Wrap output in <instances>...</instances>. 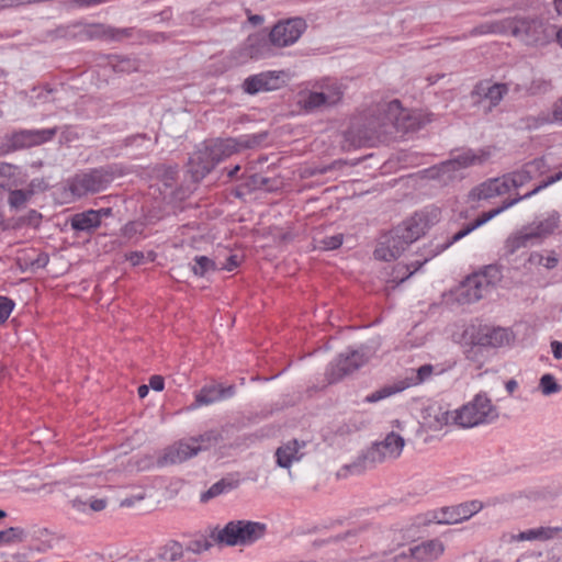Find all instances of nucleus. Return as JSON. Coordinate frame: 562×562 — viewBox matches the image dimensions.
Segmentation results:
<instances>
[{
	"label": "nucleus",
	"mask_w": 562,
	"mask_h": 562,
	"mask_svg": "<svg viewBox=\"0 0 562 562\" xmlns=\"http://www.w3.org/2000/svg\"><path fill=\"white\" fill-rule=\"evenodd\" d=\"M149 386H150L154 391H157V392L162 391V390H164V386H165V382H164L162 376H160V375H153V376L149 379Z\"/></svg>",
	"instance_id": "obj_60"
},
{
	"label": "nucleus",
	"mask_w": 562,
	"mask_h": 562,
	"mask_svg": "<svg viewBox=\"0 0 562 562\" xmlns=\"http://www.w3.org/2000/svg\"><path fill=\"white\" fill-rule=\"evenodd\" d=\"M267 137V132H260L256 134L239 135L238 137L215 138L207 140V143L210 144L213 155L218 164L241 150L258 148L263 142H266Z\"/></svg>",
	"instance_id": "obj_12"
},
{
	"label": "nucleus",
	"mask_w": 562,
	"mask_h": 562,
	"mask_svg": "<svg viewBox=\"0 0 562 562\" xmlns=\"http://www.w3.org/2000/svg\"><path fill=\"white\" fill-rule=\"evenodd\" d=\"M373 353L374 351L368 346H361L358 349L340 353L326 369L327 382L330 384L336 383L345 375L357 371L371 359Z\"/></svg>",
	"instance_id": "obj_11"
},
{
	"label": "nucleus",
	"mask_w": 562,
	"mask_h": 562,
	"mask_svg": "<svg viewBox=\"0 0 562 562\" xmlns=\"http://www.w3.org/2000/svg\"><path fill=\"white\" fill-rule=\"evenodd\" d=\"M32 4V0H0V7H18Z\"/></svg>",
	"instance_id": "obj_62"
},
{
	"label": "nucleus",
	"mask_w": 562,
	"mask_h": 562,
	"mask_svg": "<svg viewBox=\"0 0 562 562\" xmlns=\"http://www.w3.org/2000/svg\"><path fill=\"white\" fill-rule=\"evenodd\" d=\"M516 539L519 541L538 540V528L521 531L520 533L517 535Z\"/></svg>",
	"instance_id": "obj_58"
},
{
	"label": "nucleus",
	"mask_w": 562,
	"mask_h": 562,
	"mask_svg": "<svg viewBox=\"0 0 562 562\" xmlns=\"http://www.w3.org/2000/svg\"><path fill=\"white\" fill-rule=\"evenodd\" d=\"M234 394V386L211 385L203 387L195 396L198 405H210Z\"/></svg>",
	"instance_id": "obj_28"
},
{
	"label": "nucleus",
	"mask_w": 562,
	"mask_h": 562,
	"mask_svg": "<svg viewBox=\"0 0 562 562\" xmlns=\"http://www.w3.org/2000/svg\"><path fill=\"white\" fill-rule=\"evenodd\" d=\"M471 196L477 200H487L497 196L492 179L481 183L471 191Z\"/></svg>",
	"instance_id": "obj_43"
},
{
	"label": "nucleus",
	"mask_w": 562,
	"mask_h": 562,
	"mask_svg": "<svg viewBox=\"0 0 562 562\" xmlns=\"http://www.w3.org/2000/svg\"><path fill=\"white\" fill-rule=\"evenodd\" d=\"M306 447L305 441H300L297 439H292L281 445L276 450V462L278 467L290 469V467L294 462H299L303 456V449Z\"/></svg>",
	"instance_id": "obj_23"
},
{
	"label": "nucleus",
	"mask_w": 562,
	"mask_h": 562,
	"mask_svg": "<svg viewBox=\"0 0 562 562\" xmlns=\"http://www.w3.org/2000/svg\"><path fill=\"white\" fill-rule=\"evenodd\" d=\"M498 418L497 407L485 393L476 394L472 401L453 412L452 419L462 428L490 424Z\"/></svg>",
	"instance_id": "obj_5"
},
{
	"label": "nucleus",
	"mask_w": 562,
	"mask_h": 562,
	"mask_svg": "<svg viewBox=\"0 0 562 562\" xmlns=\"http://www.w3.org/2000/svg\"><path fill=\"white\" fill-rule=\"evenodd\" d=\"M70 226L76 232L92 233L100 227L98 214L92 209L76 213L70 218Z\"/></svg>",
	"instance_id": "obj_30"
},
{
	"label": "nucleus",
	"mask_w": 562,
	"mask_h": 562,
	"mask_svg": "<svg viewBox=\"0 0 562 562\" xmlns=\"http://www.w3.org/2000/svg\"><path fill=\"white\" fill-rule=\"evenodd\" d=\"M562 179V170L554 173L553 176L548 177L546 180H542L536 188H533L531 191L527 192L524 195H519L512 200H506L503 202V204L496 209H493L488 212L483 213L481 216H479L473 223L467 225L464 228L456 233L447 246H450L459 240H461L463 237L468 236L470 233H472L474 229L479 228L480 226L484 225L495 216L499 215L507 209L514 206L521 200L529 199L540 192L541 190L546 189L550 184H553L554 182Z\"/></svg>",
	"instance_id": "obj_10"
},
{
	"label": "nucleus",
	"mask_w": 562,
	"mask_h": 562,
	"mask_svg": "<svg viewBox=\"0 0 562 562\" xmlns=\"http://www.w3.org/2000/svg\"><path fill=\"white\" fill-rule=\"evenodd\" d=\"M149 140L146 134H136L128 136L124 139V145L128 146H138L142 142Z\"/></svg>",
	"instance_id": "obj_56"
},
{
	"label": "nucleus",
	"mask_w": 562,
	"mask_h": 562,
	"mask_svg": "<svg viewBox=\"0 0 562 562\" xmlns=\"http://www.w3.org/2000/svg\"><path fill=\"white\" fill-rule=\"evenodd\" d=\"M57 128L20 130L8 138L9 148L18 150L32 146H38L54 138Z\"/></svg>",
	"instance_id": "obj_17"
},
{
	"label": "nucleus",
	"mask_w": 562,
	"mask_h": 562,
	"mask_svg": "<svg viewBox=\"0 0 562 562\" xmlns=\"http://www.w3.org/2000/svg\"><path fill=\"white\" fill-rule=\"evenodd\" d=\"M145 256L142 251H132L126 255V260H128L133 266H138L143 263Z\"/></svg>",
	"instance_id": "obj_59"
},
{
	"label": "nucleus",
	"mask_w": 562,
	"mask_h": 562,
	"mask_svg": "<svg viewBox=\"0 0 562 562\" xmlns=\"http://www.w3.org/2000/svg\"><path fill=\"white\" fill-rule=\"evenodd\" d=\"M539 389L543 395L548 396L559 393L562 390V386L557 382L552 374L546 373L540 378Z\"/></svg>",
	"instance_id": "obj_40"
},
{
	"label": "nucleus",
	"mask_w": 562,
	"mask_h": 562,
	"mask_svg": "<svg viewBox=\"0 0 562 562\" xmlns=\"http://www.w3.org/2000/svg\"><path fill=\"white\" fill-rule=\"evenodd\" d=\"M13 307L14 303L12 300L5 296H0V325L9 318Z\"/></svg>",
	"instance_id": "obj_50"
},
{
	"label": "nucleus",
	"mask_w": 562,
	"mask_h": 562,
	"mask_svg": "<svg viewBox=\"0 0 562 562\" xmlns=\"http://www.w3.org/2000/svg\"><path fill=\"white\" fill-rule=\"evenodd\" d=\"M266 532V525L250 520H232L223 528H214L210 537L218 543L227 547L251 544L262 538Z\"/></svg>",
	"instance_id": "obj_3"
},
{
	"label": "nucleus",
	"mask_w": 562,
	"mask_h": 562,
	"mask_svg": "<svg viewBox=\"0 0 562 562\" xmlns=\"http://www.w3.org/2000/svg\"><path fill=\"white\" fill-rule=\"evenodd\" d=\"M404 446V438L401 435L391 431L382 441L375 442L366 454L359 457L353 463L345 465L342 470L351 474H360L368 468V464L374 465L375 463L384 462L386 460L397 459L401 456Z\"/></svg>",
	"instance_id": "obj_4"
},
{
	"label": "nucleus",
	"mask_w": 562,
	"mask_h": 562,
	"mask_svg": "<svg viewBox=\"0 0 562 562\" xmlns=\"http://www.w3.org/2000/svg\"><path fill=\"white\" fill-rule=\"evenodd\" d=\"M236 487H237V481L222 479V480L217 481L216 483H214L213 485H211V487L209 490H206L205 492H203L200 495V502L207 503L209 501H211L224 493H227Z\"/></svg>",
	"instance_id": "obj_35"
},
{
	"label": "nucleus",
	"mask_w": 562,
	"mask_h": 562,
	"mask_svg": "<svg viewBox=\"0 0 562 562\" xmlns=\"http://www.w3.org/2000/svg\"><path fill=\"white\" fill-rule=\"evenodd\" d=\"M553 357L555 359H562V341L553 340L550 344Z\"/></svg>",
	"instance_id": "obj_63"
},
{
	"label": "nucleus",
	"mask_w": 562,
	"mask_h": 562,
	"mask_svg": "<svg viewBox=\"0 0 562 562\" xmlns=\"http://www.w3.org/2000/svg\"><path fill=\"white\" fill-rule=\"evenodd\" d=\"M272 46L274 45L270 42V37L267 38L261 35H250L240 47V54L244 58H269L273 55Z\"/></svg>",
	"instance_id": "obj_22"
},
{
	"label": "nucleus",
	"mask_w": 562,
	"mask_h": 562,
	"mask_svg": "<svg viewBox=\"0 0 562 562\" xmlns=\"http://www.w3.org/2000/svg\"><path fill=\"white\" fill-rule=\"evenodd\" d=\"M239 266V259H238V256L237 255H231L227 259H226V262L223 265V267L221 269H224V270H227V271H233L234 269H236L237 267Z\"/></svg>",
	"instance_id": "obj_61"
},
{
	"label": "nucleus",
	"mask_w": 562,
	"mask_h": 562,
	"mask_svg": "<svg viewBox=\"0 0 562 562\" xmlns=\"http://www.w3.org/2000/svg\"><path fill=\"white\" fill-rule=\"evenodd\" d=\"M74 27H79L74 33L80 40H105V41H121L126 37H131L134 29L124 27L117 29L102 23H87V24H75Z\"/></svg>",
	"instance_id": "obj_15"
},
{
	"label": "nucleus",
	"mask_w": 562,
	"mask_h": 562,
	"mask_svg": "<svg viewBox=\"0 0 562 562\" xmlns=\"http://www.w3.org/2000/svg\"><path fill=\"white\" fill-rule=\"evenodd\" d=\"M143 232V224L136 222H130L124 226V235L126 237H132L135 234H140Z\"/></svg>",
	"instance_id": "obj_55"
},
{
	"label": "nucleus",
	"mask_w": 562,
	"mask_h": 562,
	"mask_svg": "<svg viewBox=\"0 0 562 562\" xmlns=\"http://www.w3.org/2000/svg\"><path fill=\"white\" fill-rule=\"evenodd\" d=\"M552 124L557 123L562 125V95L554 101L551 106V112H549Z\"/></svg>",
	"instance_id": "obj_52"
},
{
	"label": "nucleus",
	"mask_w": 562,
	"mask_h": 562,
	"mask_svg": "<svg viewBox=\"0 0 562 562\" xmlns=\"http://www.w3.org/2000/svg\"><path fill=\"white\" fill-rule=\"evenodd\" d=\"M483 508L480 501L473 499L461 504L441 507L426 515V522L454 525L470 519Z\"/></svg>",
	"instance_id": "obj_14"
},
{
	"label": "nucleus",
	"mask_w": 562,
	"mask_h": 562,
	"mask_svg": "<svg viewBox=\"0 0 562 562\" xmlns=\"http://www.w3.org/2000/svg\"><path fill=\"white\" fill-rule=\"evenodd\" d=\"M178 170L176 167H168L165 169L162 175V181L166 187H172L176 177H177Z\"/></svg>",
	"instance_id": "obj_54"
},
{
	"label": "nucleus",
	"mask_w": 562,
	"mask_h": 562,
	"mask_svg": "<svg viewBox=\"0 0 562 562\" xmlns=\"http://www.w3.org/2000/svg\"><path fill=\"white\" fill-rule=\"evenodd\" d=\"M30 195H31V192H29V191L13 190L9 194V199H8L9 205L11 206V209L19 210L26 204Z\"/></svg>",
	"instance_id": "obj_46"
},
{
	"label": "nucleus",
	"mask_w": 562,
	"mask_h": 562,
	"mask_svg": "<svg viewBox=\"0 0 562 562\" xmlns=\"http://www.w3.org/2000/svg\"><path fill=\"white\" fill-rule=\"evenodd\" d=\"M217 165L212 148L204 142L189 158V171L199 181L210 173Z\"/></svg>",
	"instance_id": "obj_19"
},
{
	"label": "nucleus",
	"mask_w": 562,
	"mask_h": 562,
	"mask_svg": "<svg viewBox=\"0 0 562 562\" xmlns=\"http://www.w3.org/2000/svg\"><path fill=\"white\" fill-rule=\"evenodd\" d=\"M443 552V544L440 540L432 539L408 549L406 559L413 558L418 561H430L437 559Z\"/></svg>",
	"instance_id": "obj_25"
},
{
	"label": "nucleus",
	"mask_w": 562,
	"mask_h": 562,
	"mask_svg": "<svg viewBox=\"0 0 562 562\" xmlns=\"http://www.w3.org/2000/svg\"><path fill=\"white\" fill-rule=\"evenodd\" d=\"M474 339L484 348H498L510 342L512 334L502 327L485 328L479 331Z\"/></svg>",
	"instance_id": "obj_24"
},
{
	"label": "nucleus",
	"mask_w": 562,
	"mask_h": 562,
	"mask_svg": "<svg viewBox=\"0 0 562 562\" xmlns=\"http://www.w3.org/2000/svg\"><path fill=\"white\" fill-rule=\"evenodd\" d=\"M305 27L304 20L300 18L278 22L270 31V42L278 47L290 46L301 37Z\"/></svg>",
	"instance_id": "obj_16"
},
{
	"label": "nucleus",
	"mask_w": 562,
	"mask_h": 562,
	"mask_svg": "<svg viewBox=\"0 0 562 562\" xmlns=\"http://www.w3.org/2000/svg\"><path fill=\"white\" fill-rule=\"evenodd\" d=\"M112 180L113 172L109 168H94L75 175L69 179L68 188L75 196L81 198L105 190Z\"/></svg>",
	"instance_id": "obj_13"
},
{
	"label": "nucleus",
	"mask_w": 562,
	"mask_h": 562,
	"mask_svg": "<svg viewBox=\"0 0 562 562\" xmlns=\"http://www.w3.org/2000/svg\"><path fill=\"white\" fill-rule=\"evenodd\" d=\"M325 249H336L341 246L342 237L340 235L331 236L323 240Z\"/></svg>",
	"instance_id": "obj_57"
},
{
	"label": "nucleus",
	"mask_w": 562,
	"mask_h": 562,
	"mask_svg": "<svg viewBox=\"0 0 562 562\" xmlns=\"http://www.w3.org/2000/svg\"><path fill=\"white\" fill-rule=\"evenodd\" d=\"M559 223L560 214L553 211L543 221L530 224L529 226L540 243L543 238L552 234L558 228Z\"/></svg>",
	"instance_id": "obj_32"
},
{
	"label": "nucleus",
	"mask_w": 562,
	"mask_h": 562,
	"mask_svg": "<svg viewBox=\"0 0 562 562\" xmlns=\"http://www.w3.org/2000/svg\"><path fill=\"white\" fill-rule=\"evenodd\" d=\"M27 537V532L20 527H10L0 531V543L11 544L23 542Z\"/></svg>",
	"instance_id": "obj_38"
},
{
	"label": "nucleus",
	"mask_w": 562,
	"mask_h": 562,
	"mask_svg": "<svg viewBox=\"0 0 562 562\" xmlns=\"http://www.w3.org/2000/svg\"><path fill=\"white\" fill-rule=\"evenodd\" d=\"M499 279L501 271L495 266H487L482 271L469 276L459 288V302H477L494 289Z\"/></svg>",
	"instance_id": "obj_6"
},
{
	"label": "nucleus",
	"mask_w": 562,
	"mask_h": 562,
	"mask_svg": "<svg viewBox=\"0 0 562 562\" xmlns=\"http://www.w3.org/2000/svg\"><path fill=\"white\" fill-rule=\"evenodd\" d=\"M550 169L544 157L536 158L522 166L521 169L507 173L513 189H518L533 179H537Z\"/></svg>",
	"instance_id": "obj_20"
},
{
	"label": "nucleus",
	"mask_w": 562,
	"mask_h": 562,
	"mask_svg": "<svg viewBox=\"0 0 562 562\" xmlns=\"http://www.w3.org/2000/svg\"><path fill=\"white\" fill-rule=\"evenodd\" d=\"M218 440L215 431H207L198 437L179 440L165 450L164 456L159 460L160 464H176L184 462L203 450L210 449Z\"/></svg>",
	"instance_id": "obj_7"
},
{
	"label": "nucleus",
	"mask_w": 562,
	"mask_h": 562,
	"mask_svg": "<svg viewBox=\"0 0 562 562\" xmlns=\"http://www.w3.org/2000/svg\"><path fill=\"white\" fill-rule=\"evenodd\" d=\"M427 228L426 217L423 214L416 213L412 217L404 221L401 225L396 226L397 233L404 235L406 240L412 244L425 234Z\"/></svg>",
	"instance_id": "obj_26"
},
{
	"label": "nucleus",
	"mask_w": 562,
	"mask_h": 562,
	"mask_svg": "<svg viewBox=\"0 0 562 562\" xmlns=\"http://www.w3.org/2000/svg\"><path fill=\"white\" fill-rule=\"evenodd\" d=\"M212 547V542L205 537H200L188 542L186 550L194 554L207 551Z\"/></svg>",
	"instance_id": "obj_47"
},
{
	"label": "nucleus",
	"mask_w": 562,
	"mask_h": 562,
	"mask_svg": "<svg viewBox=\"0 0 562 562\" xmlns=\"http://www.w3.org/2000/svg\"><path fill=\"white\" fill-rule=\"evenodd\" d=\"M281 80L277 71H262L247 77L243 82V90L248 94L272 91L280 88Z\"/></svg>",
	"instance_id": "obj_21"
},
{
	"label": "nucleus",
	"mask_w": 562,
	"mask_h": 562,
	"mask_svg": "<svg viewBox=\"0 0 562 562\" xmlns=\"http://www.w3.org/2000/svg\"><path fill=\"white\" fill-rule=\"evenodd\" d=\"M217 269L215 261L206 256H195L191 263V271L200 278H204Z\"/></svg>",
	"instance_id": "obj_36"
},
{
	"label": "nucleus",
	"mask_w": 562,
	"mask_h": 562,
	"mask_svg": "<svg viewBox=\"0 0 562 562\" xmlns=\"http://www.w3.org/2000/svg\"><path fill=\"white\" fill-rule=\"evenodd\" d=\"M425 124L426 120L420 113L403 109L398 100H393L379 106L378 116L370 120L363 127L352 124L346 132V139L353 146L361 147L393 132H413Z\"/></svg>",
	"instance_id": "obj_1"
},
{
	"label": "nucleus",
	"mask_w": 562,
	"mask_h": 562,
	"mask_svg": "<svg viewBox=\"0 0 562 562\" xmlns=\"http://www.w3.org/2000/svg\"><path fill=\"white\" fill-rule=\"evenodd\" d=\"M539 244L533 231H531L530 226H524L518 232L512 234L505 241L506 252L509 255H514L521 248H527L533 245Z\"/></svg>",
	"instance_id": "obj_27"
},
{
	"label": "nucleus",
	"mask_w": 562,
	"mask_h": 562,
	"mask_svg": "<svg viewBox=\"0 0 562 562\" xmlns=\"http://www.w3.org/2000/svg\"><path fill=\"white\" fill-rule=\"evenodd\" d=\"M263 21L265 18L260 14H248V22L254 26L261 25Z\"/></svg>",
	"instance_id": "obj_64"
},
{
	"label": "nucleus",
	"mask_w": 562,
	"mask_h": 562,
	"mask_svg": "<svg viewBox=\"0 0 562 562\" xmlns=\"http://www.w3.org/2000/svg\"><path fill=\"white\" fill-rule=\"evenodd\" d=\"M409 245L404 235L393 228L376 246L374 257L383 261L397 259Z\"/></svg>",
	"instance_id": "obj_18"
},
{
	"label": "nucleus",
	"mask_w": 562,
	"mask_h": 562,
	"mask_svg": "<svg viewBox=\"0 0 562 562\" xmlns=\"http://www.w3.org/2000/svg\"><path fill=\"white\" fill-rule=\"evenodd\" d=\"M509 34L520 40L526 45H546L553 40L554 25L544 23L539 19L525 16L509 18Z\"/></svg>",
	"instance_id": "obj_8"
},
{
	"label": "nucleus",
	"mask_w": 562,
	"mask_h": 562,
	"mask_svg": "<svg viewBox=\"0 0 562 562\" xmlns=\"http://www.w3.org/2000/svg\"><path fill=\"white\" fill-rule=\"evenodd\" d=\"M442 372L443 370L436 371L435 366L426 363L420 366L418 369L414 370L413 374L406 378V380L408 381L406 382V384H408V386L418 385L429 380L434 373L440 374Z\"/></svg>",
	"instance_id": "obj_37"
},
{
	"label": "nucleus",
	"mask_w": 562,
	"mask_h": 562,
	"mask_svg": "<svg viewBox=\"0 0 562 562\" xmlns=\"http://www.w3.org/2000/svg\"><path fill=\"white\" fill-rule=\"evenodd\" d=\"M488 158L484 150L475 153L472 149L464 150L456 157L425 169V177L437 180L440 184L447 186L463 178V171L472 166L482 165Z\"/></svg>",
	"instance_id": "obj_2"
},
{
	"label": "nucleus",
	"mask_w": 562,
	"mask_h": 562,
	"mask_svg": "<svg viewBox=\"0 0 562 562\" xmlns=\"http://www.w3.org/2000/svg\"><path fill=\"white\" fill-rule=\"evenodd\" d=\"M547 124H552L548 112H541L536 116H528L526 119V127L529 130H537Z\"/></svg>",
	"instance_id": "obj_48"
},
{
	"label": "nucleus",
	"mask_w": 562,
	"mask_h": 562,
	"mask_svg": "<svg viewBox=\"0 0 562 562\" xmlns=\"http://www.w3.org/2000/svg\"><path fill=\"white\" fill-rule=\"evenodd\" d=\"M402 560H406L405 552H401L398 554L383 552L381 554H372L363 558L359 562H401Z\"/></svg>",
	"instance_id": "obj_45"
},
{
	"label": "nucleus",
	"mask_w": 562,
	"mask_h": 562,
	"mask_svg": "<svg viewBox=\"0 0 562 562\" xmlns=\"http://www.w3.org/2000/svg\"><path fill=\"white\" fill-rule=\"evenodd\" d=\"M14 167L10 164H0V187H5L14 175Z\"/></svg>",
	"instance_id": "obj_53"
},
{
	"label": "nucleus",
	"mask_w": 562,
	"mask_h": 562,
	"mask_svg": "<svg viewBox=\"0 0 562 562\" xmlns=\"http://www.w3.org/2000/svg\"><path fill=\"white\" fill-rule=\"evenodd\" d=\"M476 92L485 100H488L491 106H496L508 92V87L506 83H480L476 87Z\"/></svg>",
	"instance_id": "obj_31"
},
{
	"label": "nucleus",
	"mask_w": 562,
	"mask_h": 562,
	"mask_svg": "<svg viewBox=\"0 0 562 562\" xmlns=\"http://www.w3.org/2000/svg\"><path fill=\"white\" fill-rule=\"evenodd\" d=\"M528 261L531 265L542 266L547 269H553L557 267L559 259L554 254L544 256L538 251L531 252Z\"/></svg>",
	"instance_id": "obj_42"
},
{
	"label": "nucleus",
	"mask_w": 562,
	"mask_h": 562,
	"mask_svg": "<svg viewBox=\"0 0 562 562\" xmlns=\"http://www.w3.org/2000/svg\"><path fill=\"white\" fill-rule=\"evenodd\" d=\"M407 387H408V384H406V381H400L394 384L384 385L381 389L375 390L374 392L368 394L364 397V402L366 403H378L382 400H385L392 395H395V394L404 391Z\"/></svg>",
	"instance_id": "obj_34"
},
{
	"label": "nucleus",
	"mask_w": 562,
	"mask_h": 562,
	"mask_svg": "<svg viewBox=\"0 0 562 562\" xmlns=\"http://www.w3.org/2000/svg\"><path fill=\"white\" fill-rule=\"evenodd\" d=\"M551 89V81L543 77L533 78L530 83L525 87V91L530 95L546 94Z\"/></svg>",
	"instance_id": "obj_39"
},
{
	"label": "nucleus",
	"mask_w": 562,
	"mask_h": 562,
	"mask_svg": "<svg viewBox=\"0 0 562 562\" xmlns=\"http://www.w3.org/2000/svg\"><path fill=\"white\" fill-rule=\"evenodd\" d=\"M465 357L468 360L473 361L481 367L485 361V348L477 344L476 339H473L472 345L465 351Z\"/></svg>",
	"instance_id": "obj_44"
},
{
	"label": "nucleus",
	"mask_w": 562,
	"mask_h": 562,
	"mask_svg": "<svg viewBox=\"0 0 562 562\" xmlns=\"http://www.w3.org/2000/svg\"><path fill=\"white\" fill-rule=\"evenodd\" d=\"M183 555V547L178 541H169L160 552V557L166 561H177Z\"/></svg>",
	"instance_id": "obj_41"
},
{
	"label": "nucleus",
	"mask_w": 562,
	"mask_h": 562,
	"mask_svg": "<svg viewBox=\"0 0 562 562\" xmlns=\"http://www.w3.org/2000/svg\"><path fill=\"white\" fill-rule=\"evenodd\" d=\"M509 18L498 21H487L475 26L470 33L471 35H486V34H509L510 29Z\"/></svg>",
	"instance_id": "obj_33"
},
{
	"label": "nucleus",
	"mask_w": 562,
	"mask_h": 562,
	"mask_svg": "<svg viewBox=\"0 0 562 562\" xmlns=\"http://www.w3.org/2000/svg\"><path fill=\"white\" fill-rule=\"evenodd\" d=\"M344 87L337 79L325 78L316 82L302 100L306 111H322L337 105L344 97Z\"/></svg>",
	"instance_id": "obj_9"
},
{
	"label": "nucleus",
	"mask_w": 562,
	"mask_h": 562,
	"mask_svg": "<svg viewBox=\"0 0 562 562\" xmlns=\"http://www.w3.org/2000/svg\"><path fill=\"white\" fill-rule=\"evenodd\" d=\"M492 182L494 183L497 196L506 194L513 189L507 175L499 178H493Z\"/></svg>",
	"instance_id": "obj_49"
},
{
	"label": "nucleus",
	"mask_w": 562,
	"mask_h": 562,
	"mask_svg": "<svg viewBox=\"0 0 562 562\" xmlns=\"http://www.w3.org/2000/svg\"><path fill=\"white\" fill-rule=\"evenodd\" d=\"M69 503L74 510L85 515L102 512L108 505L106 498H97L93 496H77L70 499Z\"/></svg>",
	"instance_id": "obj_29"
},
{
	"label": "nucleus",
	"mask_w": 562,
	"mask_h": 562,
	"mask_svg": "<svg viewBox=\"0 0 562 562\" xmlns=\"http://www.w3.org/2000/svg\"><path fill=\"white\" fill-rule=\"evenodd\" d=\"M562 533V527H539L538 540H550Z\"/></svg>",
	"instance_id": "obj_51"
}]
</instances>
